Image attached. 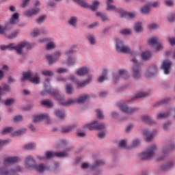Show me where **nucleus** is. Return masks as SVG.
<instances>
[{"label":"nucleus","mask_w":175,"mask_h":175,"mask_svg":"<svg viewBox=\"0 0 175 175\" xmlns=\"http://www.w3.org/2000/svg\"><path fill=\"white\" fill-rule=\"evenodd\" d=\"M18 161V158L17 157H7L4 159L3 161V167L0 168V175H12L14 174L16 172H21V167H17L15 170H9L10 165H12V163H16V162Z\"/></svg>","instance_id":"nucleus-1"},{"label":"nucleus","mask_w":175,"mask_h":175,"mask_svg":"<svg viewBox=\"0 0 175 175\" xmlns=\"http://www.w3.org/2000/svg\"><path fill=\"white\" fill-rule=\"evenodd\" d=\"M46 92L51 94V95H53V96H54V98L59 101L62 106H71V105L77 103L76 99L72 98H69L67 101L64 102L63 100H65V96H61L58 90H53L52 91L51 90H46Z\"/></svg>","instance_id":"nucleus-2"},{"label":"nucleus","mask_w":175,"mask_h":175,"mask_svg":"<svg viewBox=\"0 0 175 175\" xmlns=\"http://www.w3.org/2000/svg\"><path fill=\"white\" fill-rule=\"evenodd\" d=\"M116 49L118 53L122 54H131L132 55L135 54L131 47L124 44V41L120 38L116 39Z\"/></svg>","instance_id":"nucleus-3"},{"label":"nucleus","mask_w":175,"mask_h":175,"mask_svg":"<svg viewBox=\"0 0 175 175\" xmlns=\"http://www.w3.org/2000/svg\"><path fill=\"white\" fill-rule=\"evenodd\" d=\"M22 81L29 80L33 84H39L40 83V77L38 73L33 74L31 71H27L23 73Z\"/></svg>","instance_id":"nucleus-4"},{"label":"nucleus","mask_w":175,"mask_h":175,"mask_svg":"<svg viewBox=\"0 0 175 175\" xmlns=\"http://www.w3.org/2000/svg\"><path fill=\"white\" fill-rule=\"evenodd\" d=\"M74 2L82 6V8H85V9H90L92 12H96L98 10V8H99V5H100V2L99 1H94L92 5L89 4L85 1V0H73Z\"/></svg>","instance_id":"nucleus-5"},{"label":"nucleus","mask_w":175,"mask_h":175,"mask_svg":"<svg viewBox=\"0 0 175 175\" xmlns=\"http://www.w3.org/2000/svg\"><path fill=\"white\" fill-rule=\"evenodd\" d=\"M155 151H157V146H151L140 154L141 159H151L155 155Z\"/></svg>","instance_id":"nucleus-6"},{"label":"nucleus","mask_w":175,"mask_h":175,"mask_svg":"<svg viewBox=\"0 0 175 175\" xmlns=\"http://www.w3.org/2000/svg\"><path fill=\"white\" fill-rule=\"evenodd\" d=\"M131 61L133 64V76L134 79H140L142 77V69L140 68V64L136 57H133Z\"/></svg>","instance_id":"nucleus-7"},{"label":"nucleus","mask_w":175,"mask_h":175,"mask_svg":"<svg viewBox=\"0 0 175 175\" xmlns=\"http://www.w3.org/2000/svg\"><path fill=\"white\" fill-rule=\"evenodd\" d=\"M29 45V44H28V42H23L18 44L17 46H15L14 43H10L7 45V47L8 50L11 51L13 50H16L18 54H21L23 53V49L24 47H27V46Z\"/></svg>","instance_id":"nucleus-8"},{"label":"nucleus","mask_w":175,"mask_h":175,"mask_svg":"<svg viewBox=\"0 0 175 175\" xmlns=\"http://www.w3.org/2000/svg\"><path fill=\"white\" fill-rule=\"evenodd\" d=\"M117 106L122 110V111L126 113V114H133V113H135V111L139 110L137 108L128 107L125 103H118Z\"/></svg>","instance_id":"nucleus-9"},{"label":"nucleus","mask_w":175,"mask_h":175,"mask_svg":"<svg viewBox=\"0 0 175 175\" xmlns=\"http://www.w3.org/2000/svg\"><path fill=\"white\" fill-rule=\"evenodd\" d=\"M46 157L48 159L54 158V157H57V158H65V157H68V152H47L46 153Z\"/></svg>","instance_id":"nucleus-10"},{"label":"nucleus","mask_w":175,"mask_h":175,"mask_svg":"<svg viewBox=\"0 0 175 175\" xmlns=\"http://www.w3.org/2000/svg\"><path fill=\"white\" fill-rule=\"evenodd\" d=\"M70 80L75 81V84H77L78 88H81L83 87H85V85H87V84H90V83H91V81L92 80V76L90 75L88 77V78L85 81L80 82L79 81H75V75H70Z\"/></svg>","instance_id":"nucleus-11"},{"label":"nucleus","mask_w":175,"mask_h":175,"mask_svg":"<svg viewBox=\"0 0 175 175\" xmlns=\"http://www.w3.org/2000/svg\"><path fill=\"white\" fill-rule=\"evenodd\" d=\"M86 126L90 131H92V129H96V131H102L105 129V124H98V121H93L92 123L87 124Z\"/></svg>","instance_id":"nucleus-12"},{"label":"nucleus","mask_w":175,"mask_h":175,"mask_svg":"<svg viewBox=\"0 0 175 175\" xmlns=\"http://www.w3.org/2000/svg\"><path fill=\"white\" fill-rule=\"evenodd\" d=\"M158 43H159V40L158 39L157 37L152 38L148 40L149 46H151L152 47L154 46H157V51H159V50H162V49H163V46L161 44H158Z\"/></svg>","instance_id":"nucleus-13"},{"label":"nucleus","mask_w":175,"mask_h":175,"mask_svg":"<svg viewBox=\"0 0 175 175\" xmlns=\"http://www.w3.org/2000/svg\"><path fill=\"white\" fill-rule=\"evenodd\" d=\"M62 55V53L59 51H57L54 53V56L51 55H46V58L49 61V64H54V62H57L58 61V58Z\"/></svg>","instance_id":"nucleus-14"},{"label":"nucleus","mask_w":175,"mask_h":175,"mask_svg":"<svg viewBox=\"0 0 175 175\" xmlns=\"http://www.w3.org/2000/svg\"><path fill=\"white\" fill-rule=\"evenodd\" d=\"M36 161L32 156H27L25 159V166L27 169H34Z\"/></svg>","instance_id":"nucleus-15"},{"label":"nucleus","mask_w":175,"mask_h":175,"mask_svg":"<svg viewBox=\"0 0 175 175\" xmlns=\"http://www.w3.org/2000/svg\"><path fill=\"white\" fill-rule=\"evenodd\" d=\"M173 65V62L169 61V60H165L163 62V64L161 65V68L163 69L165 75H170V68Z\"/></svg>","instance_id":"nucleus-16"},{"label":"nucleus","mask_w":175,"mask_h":175,"mask_svg":"<svg viewBox=\"0 0 175 175\" xmlns=\"http://www.w3.org/2000/svg\"><path fill=\"white\" fill-rule=\"evenodd\" d=\"M158 72V67L155 65L150 66L148 70L146 72V77H152L153 76H155L157 75V72Z\"/></svg>","instance_id":"nucleus-17"},{"label":"nucleus","mask_w":175,"mask_h":175,"mask_svg":"<svg viewBox=\"0 0 175 175\" xmlns=\"http://www.w3.org/2000/svg\"><path fill=\"white\" fill-rule=\"evenodd\" d=\"M50 116L47 113H42L40 115H36L33 116V122H40V121H44V120H49Z\"/></svg>","instance_id":"nucleus-18"},{"label":"nucleus","mask_w":175,"mask_h":175,"mask_svg":"<svg viewBox=\"0 0 175 175\" xmlns=\"http://www.w3.org/2000/svg\"><path fill=\"white\" fill-rule=\"evenodd\" d=\"M39 12H40V8H33L25 11L24 15L26 16V17H33V16H36V14H38Z\"/></svg>","instance_id":"nucleus-19"},{"label":"nucleus","mask_w":175,"mask_h":175,"mask_svg":"<svg viewBox=\"0 0 175 175\" xmlns=\"http://www.w3.org/2000/svg\"><path fill=\"white\" fill-rule=\"evenodd\" d=\"M18 23H20V15L18 14V13L16 12L14 14H12L10 20V23L14 25Z\"/></svg>","instance_id":"nucleus-20"},{"label":"nucleus","mask_w":175,"mask_h":175,"mask_svg":"<svg viewBox=\"0 0 175 175\" xmlns=\"http://www.w3.org/2000/svg\"><path fill=\"white\" fill-rule=\"evenodd\" d=\"M88 73H90V68L87 66L80 68L77 70V75L78 76H84L85 75H88Z\"/></svg>","instance_id":"nucleus-21"},{"label":"nucleus","mask_w":175,"mask_h":175,"mask_svg":"<svg viewBox=\"0 0 175 175\" xmlns=\"http://www.w3.org/2000/svg\"><path fill=\"white\" fill-rule=\"evenodd\" d=\"M33 169L35 170H37V172L42 173V172H44V170H46V169H47V166L44 164H39V165L36 164Z\"/></svg>","instance_id":"nucleus-22"},{"label":"nucleus","mask_w":175,"mask_h":175,"mask_svg":"<svg viewBox=\"0 0 175 175\" xmlns=\"http://www.w3.org/2000/svg\"><path fill=\"white\" fill-rule=\"evenodd\" d=\"M143 134L146 137L147 142H150L152 137H154V133L152 132H150L148 130H144Z\"/></svg>","instance_id":"nucleus-23"},{"label":"nucleus","mask_w":175,"mask_h":175,"mask_svg":"<svg viewBox=\"0 0 175 175\" xmlns=\"http://www.w3.org/2000/svg\"><path fill=\"white\" fill-rule=\"evenodd\" d=\"M89 43L92 44V46H94V44H96V40L95 39V36L93 34H88L86 36Z\"/></svg>","instance_id":"nucleus-24"},{"label":"nucleus","mask_w":175,"mask_h":175,"mask_svg":"<svg viewBox=\"0 0 175 175\" xmlns=\"http://www.w3.org/2000/svg\"><path fill=\"white\" fill-rule=\"evenodd\" d=\"M120 17H126V16H128L130 18H135V17H136V14L133 12L126 13L125 12L120 11Z\"/></svg>","instance_id":"nucleus-25"},{"label":"nucleus","mask_w":175,"mask_h":175,"mask_svg":"<svg viewBox=\"0 0 175 175\" xmlns=\"http://www.w3.org/2000/svg\"><path fill=\"white\" fill-rule=\"evenodd\" d=\"M75 128H76V125H71L67 127H63L62 129V132L63 133H69V132H72V131H73V129H75Z\"/></svg>","instance_id":"nucleus-26"},{"label":"nucleus","mask_w":175,"mask_h":175,"mask_svg":"<svg viewBox=\"0 0 175 175\" xmlns=\"http://www.w3.org/2000/svg\"><path fill=\"white\" fill-rule=\"evenodd\" d=\"M107 79V70H104L103 72V75L100 76L98 79V83H103L105 80Z\"/></svg>","instance_id":"nucleus-27"},{"label":"nucleus","mask_w":175,"mask_h":175,"mask_svg":"<svg viewBox=\"0 0 175 175\" xmlns=\"http://www.w3.org/2000/svg\"><path fill=\"white\" fill-rule=\"evenodd\" d=\"M68 24L70 25L71 27L76 28L77 25V17L76 16L71 17L68 21Z\"/></svg>","instance_id":"nucleus-28"},{"label":"nucleus","mask_w":175,"mask_h":175,"mask_svg":"<svg viewBox=\"0 0 175 175\" xmlns=\"http://www.w3.org/2000/svg\"><path fill=\"white\" fill-rule=\"evenodd\" d=\"M88 98H90V96L87 94L81 96L77 100V103H79L80 105H81L82 103H84L87 100V99H88Z\"/></svg>","instance_id":"nucleus-29"},{"label":"nucleus","mask_w":175,"mask_h":175,"mask_svg":"<svg viewBox=\"0 0 175 175\" xmlns=\"http://www.w3.org/2000/svg\"><path fill=\"white\" fill-rule=\"evenodd\" d=\"M141 57L144 61H148L151 58V53L149 51L144 52L141 54Z\"/></svg>","instance_id":"nucleus-30"},{"label":"nucleus","mask_w":175,"mask_h":175,"mask_svg":"<svg viewBox=\"0 0 175 175\" xmlns=\"http://www.w3.org/2000/svg\"><path fill=\"white\" fill-rule=\"evenodd\" d=\"M127 75L126 71L124 70H120L119 71V75H114L113 76V80L114 81H117V79H120V77L122 76V77H125V75Z\"/></svg>","instance_id":"nucleus-31"},{"label":"nucleus","mask_w":175,"mask_h":175,"mask_svg":"<svg viewBox=\"0 0 175 175\" xmlns=\"http://www.w3.org/2000/svg\"><path fill=\"white\" fill-rule=\"evenodd\" d=\"M56 46L57 45L55 44V42L50 40L46 44V49L47 50H53V49H55Z\"/></svg>","instance_id":"nucleus-32"},{"label":"nucleus","mask_w":175,"mask_h":175,"mask_svg":"<svg viewBox=\"0 0 175 175\" xmlns=\"http://www.w3.org/2000/svg\"><path fill=\"white\" fill-rule=\"evenodd\" d=\"M55 114L58 118H60V120H64V118H65V113L59 109L55 111Z\"/></svg>","instance_id":"nucleus-33"},{"label":"nucleus","mask_w":175,"mask_h":175,"mask_svg":"<svg viewBox=\"0 0 175 175\" xmlns=\"http://www.w3.org/2000/svg\"><path fill=\"white\" fill-rule=\"evenodd\" d=\"M170 113L169 112H164V113H160L157 114V120H163L165 118H167V117H169Z\"/></svg>","instance_id":"nucleus-34"},{"label":"nucleus","mask_w":175,"mask_h":175,"mask_svg":"<svg viewBox=\"0 0 175 175\" xmlns=\"http://www.w3.org/2000/svg\"><path fill=\"white\" fill-rule=\"evenodd\" d=\"M147 96H150V92H141L135 95V98H147Z\"/></svg>","instance_id":"nucleus-35"},{"label":"nucleus","mask_w":175,"mask_h":175,"mask_svg":"<svg viewBox=\"0 0 175 175\" xmlns=\"http://www.w3.org/2000/svg\"><path fill=\"white\" fill-rule=\"evenodd\" d=\"M41 105H42V106H46V107H53V106H54V104H53V102H51L50 100H44L41 101Z\"/></svg>","instance_id":"nucleus-36"},{"label":"nucleus","mask_w":175,"mask_h":175,"mask_svg":"<svg viewBox=\"0 0 175 175\" xmlns=\"http://www.w3.org/2000/svg\"><path fill=\"white\" fill-rule=\"evenodd\" d=\"M135 32H142V31H143V26H142V23L137 22L135 23Z\"/></svg>","instance_id":"nucleus-37"},{"label":"nucleus","mask_w":175,"mask_h":175,"mask_svg":"<svg viewBox=\"0 0 175 175\" xmlns=\"http://www.w3.org/2000/svg\"><path fill=\"white\" fill-rule=\"evenodd\" d=\"M150 8L148 4L144 5L141 8V12L143 13V14H148V13H150Z\"/></svg>","instance_id":"nucleus-38"},{"label":"nucleus","mask_w":175,"mask_h":175,"mask_svg":"<svg viewBox=\"0 0 175 175\" xmlns=\"http://www.w3.org/2000/svg\"><path fill=\"white\" fill-rule=\"evenodd\" d=\"M27 132V129H19L14 133V136H21V135H24Z\"/></svg>","instance_id":"nucleus-39"},{"label":"nucleus","mask_w":175,"mask_h":175,"mask_svg":"<svg viewBox=\"0 0 175 175\" xmlns=\"http://www.w3.org/2000/svg\"><path fill=\"white\" fill-rule=\"evenodd\" d=\"M42 75H43V76L51 77L54 76V72H53L52 70H45L42 72Z\"/></svg>","instance_id":"nucleus-40"},{"label":"nucleus","mask_w":175,"mask_h":175,"mask_svg":"<svg viewBox=\"0 0 175 175\" xmlns=\"http://www.w3.org/2000/svg\"><path fill=\"white\" fill-rule=\"evenodd\" d=\"M66 92L68 95L73 94V88L70 85H67L66 87Z\"/></svg>","instance_id":"nucleus-41"},{"label":"nucleus","mask_w":175,"mask_h":175,"mask_svg":"<svg viewBox=\"0 0 175 175\" xmlns=\"http://www.w3.org/2000/svg\"><path fill=\"white\" fill-rule=\"evenodd\" d=\"M46 15H42L38 17V18H37L36 20V23H38V24H42V23L44 22V20H46Z\"/></svg>","instance_id":"nucleus-42"},{"label":"nucleus","mask_w":175,"mask_h":175,"mask_svg":"<svg viewBox=\"0 0 175 175\" xmlns=\"http://www.w3.org/2000/svg\"><path fill=\"white\" fill-rule=\"evenodd\" d=\"M13 132V128L8 127L3 129L2 133L3 135H8V133H12Z\"/></svg>","instance_id":"nucleus-43"},{"label":"nucleus","mask_w":175,"mask_h":175,"mask_svg":"<svg viewBox=\"0 0 175 175\" xmlns=\"http://www.w3.org/2000/svg\"><path fill=\"white\" fill-rule=\"evenodd\" d=\"M142 121H144V122H147L148 124H150L152 120H151V117L148 116H142Z\"/></svg>","instance_id":"nucleus-44"},{"label":"nucleus","mask_w":175,"mask_h":175,"mask_svg":"<svg viewBox=\"0 0 175 175\" xmlns=\"http://www.w3.org/2000/svg\"><path fill=\"white\" fill-rule=\"evenodd\" d=\"M76 64V59L73 57H69L68 59V66H72V65H75Z\"/></svg>","instance_id":"nucleus-45"},{"label":"nucleus","mask_w":175,"mask_h":175,"mask_svg":"<svg viewBox=\"0 0 175 175\" xmlns=\"http://www.w3.org/2000/svg\"><path fill=\"white\" fill-rule=\"evenodd\" d=\"M173 167V163L170 162L166 165H163L162 169L163 170H169L171 167Z\"/></svg>","instance_id":"nucleus-46"},{"label":"nucleus","mask_w":175,"mask_h":175,"mask_svg":"<svg viewBox=\"0 0 175 175\" xmlns=\"http://www.w3.org/2000/svg\"><path fill=\"white\" fill-rule=\"evenodd\" d=\"M120 33L122 35H131L132 31L129 29H124L120 31Z\"/></svg>","instance_id":"nucleus-47"},{"label":"nucleus","mask_w":175,"mask_h":175,"mask_svg":"<svg viewBox=\"0 0 175 175\" xmlns=\"http://www.w3.org/2000/svg\"><path fill=\"white\" fill-rule=\"evenodd\" d=\"M36 147L35 144H29L27 145H25L24 146L25 150H33V148Z\"/></svg>","instance_id":"nucleus-48"},{"label":"nucleus","mask_w":175,"mask_h":175,"mask_svg":"<svg viewBox=\"0 0 175 175\" xmlns=\"http://www.w3.org/2000/svg\"><path fill=\"white\" fill-rule=\"evenodd\" d=\"M13 103H14V98H8L5 102L6 106H10V105H13Z\"/></svg>","instance_id":"nucleus-49"},{"label":"nucleus","mask_w":175,"mask_h":175,"mask_svg":"<svg viewBox=\"0 0 175 175\" xmlns=\"http://www.w3.org/2000/svg\"><path fill=\"white\" fill-rule=\"evenodd\" d=\"M102 165H105V161L102 160L96 161V163L92 166V167H96V166H102Z\"/></svg>","instance_id":"nucleus-50"},{"label":"nucleus","mask_w":175,"mask_h":175,"mask_svg":"<svg viewBox=\"0 0 175 175\" xmlns=\"http://www.w3.org/2000/svg\"><path fill=\"white\" fill-rule=\"evenodd\" d=\"M173 150V148L171 147H164L163 149V155H166V154H167V152H169V151Z\"/></svg>","instance_id":"nucleus-51"},{"label":"nucleus","mask_w":175,"mask_h":175,"mask_svg":"<svg viewBox=\"0 0 175 175\" xmlns=\"http://www.w3.org/2000/svg\"><path fill=\"white\" fill-rule=\"evenodd\" d=\"M96 114L98 118H99L100 120H102L103 118V112H102L100 109L96 110Z\"/></svg>","instance_id":"nucleus-52"},{"label":"nucleus","mask_w":175,"mask_h":175,"mask_svg":"<svg viewBox=\"0 0 175 175\" xmlns=\"http://www.w3.org/2000/svg\"><path fill=\"white\" fill-rule=\"evenodd\" d=\"M31 36H33V38H36L38 35H40V31L39 29L33 30L31 33Z\"/></svg>","instance_id":"nucleus-53"},{"label":"nucleus","mask_w":175,"mask_h":175,"mask_svg":"<svg viewBox=\"0 0 175 175\" xmlns=\"http://www.w3.org/2000/svg\"><path fill=\"white\" fill-rule=\"evenodd\" d=\"M107 10H117L116 5L111 4H107Z\"/></svg>","instance_id":"nucleus-54"},{"label":"nucleus","mask_w":175,"mask_h":175,"mask_svg":"<svg viewBox=\"0 0 175 175\" xmlns=\"http://www.w3.org/2000/svg\"><path fill=\"white\" fill-rule=\"evenodd\" d=\"M149 8H159V2L155 1L154 3H148Z\"/></svg>","instance_id":"nucleus-55"},{"label":"nucleus","mask_w":175,"mask_h":175,"mask_svg":"<svg viewBox=\"0 0 175 175\" xmlns=\"http://www.w3.org/2000/svg\"><path fill=\"white\" fill-rule=\"evenodd\" d=\"M119 146L121 148H126V141L125 140H122L119 143Z\"/></svg>","instance_id":"nucleus-56"},{"label":"nucleus","mask_w":175,"mask_h":175,"mask_svg":"<svg viewBox=\"0 0 175 175\" xmlns=\"http://www.w3.org/2000/svg\"><path fill=\"white\" fill-rule=\"evenodd\" d=\"M168 42L171 46H175V37H169Z\"/></svg>","instance_id":"nucleus-57"},{"label":"nucleus","mask_w":175,"mask_h":175,"mask_svg":"<svg viewBox=\"0 0 175 175\" xmlns=\"http://www.w3.org/2000/svg\"><path fill=\"white\" fill-rule=\"evenodd\" d=\"M21 121H23V117L21 116H16L14 118V122H20Z\"/></svg>","instance_id":"nucleus-58"},{"label":"nucleus","mask_w":175,"mask_h":175,"mask_svg":"<svg viewBox=\"0 0 175 175\" xmlns=\"http://www.w3.org/2000/svg\"><path fill=\"white\" fill-rule=\"evenodd\" d=\"M169 128H170V122H167L163 126V129L164 131H169Z\"/></svg>","instance_id":"nucleus-59"},{"label":"nucleus","mask_w":175,"mask_h":175,"mask_svg":"<svg viewBox=\"0 0 175 175\" xmlns=\"http://www.w3.org/2000/svg\"><path fill=\"white\" fill-rule=\"evenodd\" d=\"M86 135L87 134L85 133V132H83V131H79L78 133H77V135L79 137H85Z\"/></svg>","instance_id":"nucleus-60"},{"label":"nucleus","mask_w":175,"mask_h":175,"mask_svg":"<svg viewBox=\"0 0 175 175\" xmlns=\"http://www.w3.org/2000/svg\"><path fill=\"white\" fill-rule=\"evenodd\" d=\"M168 20L171 23H173V21H174V20H175V14H170L168 16Z\"/></svg>","instance_id":"nucleus-61"},{"label":"nucleus","mask_w":175,"mask_h":175,"mask_svg":"<svg viewBox=\"0 0 175 175\" xmlns=\"http://www.w3.org/2000/svg\"><path fill=\"white\" fill-rule=\"evenodd\" d=\"M31 0H23V3H22V8H27V6L28 5V3H29V1Z\"/></svg>","instance_id":"nucleus-62"},{"label":"nucleus","mask_w":175,"mask_h":175,"mask_svg":"<svg viewBox=\"0 0 175 175\" xmlns=\"http://www.w3.org/2000/svg\"><path fill=\"white\" fill-rule=\"evenodd\" d=\"M3 91H6L7 92H10V86L8 85H4L3 86Z\"/></svg>","instance_id":"nucleus-63"},{"label":"nucleus","mask_w":175,"mask_h":175,"mask_svg":"<svg viewBox=\"0 0 175 175\" xmlns=\"http://www.w3.org/2000/svg\"><path fill=\"white\" fill-rule=\"evenodd\" d=\"M165 3L167 6H173V1L172 0H165Z\"/></svg>","instance_id":"nucleus-64"}]
</instances>
